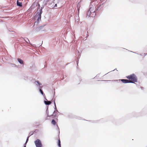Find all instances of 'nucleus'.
Masks as SVG:
<instances>
[{
  "label": "nucleus",
  "mask_w": 147,
  "mask_h": 147,
  "mask_svg": "<svg viewBox=\"0 0 147 147\" xmlns=\"http://www.w3.org/2000/svg\"><path fill=\"white\" fill-rule=\"evenodd\" d=\"M29 136H28L26 138V143H27V142H28V140H29Z\"/></svg>",
  "instance_id": "nucleus-18"
},
{
  "label": "nucleus",
  "mask_w": 147,
  "mask_h": 147,
  "mask_svg": "<svg viewBox=\"0 0 147 147\" xmlns=\"http://www.w3.org/2000/svg\"><path fill=\"white\" fill-rule=\"evenodd\" d=\"M22 38L24 39V40L25 41H26V43H28V42H29V43L31 45V44L30 43L29 40L28 38Z\"/></svg>",
  "instance_id": "nucleus-12"
},
{
  "label": "nucleus",
  "mask_w": 147,
  "mask_h": 147,
  "mask_svg": "<svg viewBox=\"0 0 147 147\" xmlns=\"http://www.w3.org/2000/svg\"><path fill=\"white\" fill-rule=\"evenodd\" d=\"M34 84H35L36 87L38 88V89L40 88L43 87V86L42 85V84L38 80L34 82Z\"/></svg>",
  "instance_id": "nucleus-5"
},
{
  "label": "nucleus",
  "mask_w": 147,
  "mask_h": 147,
  "mask_svg": "<svg viewBox=\"0 0 147 147\" xmlns=\"http://www.w3.org/2000/svg\"><path fill=\"white\" fill-rule=\"evenodd\" d=\"M38 130L37 129H36L34 131H30L29 133V136H28L30 137V136H32V135L33 134H34L36 132V131H38Z\"/></svg>",
  "instance_id": "nucleus-11"
},
{
  "label": "nucleus",
  "mask_w": 147,
  "mask_h": 147,
  "mask_svg": "<svg viewBox=\"0 0 147 147\" xmlns=\"http://www.w3.org/2000/svg\"><path fill=\"white\" fill-rule=\"evenodd\" d=\"M91 8H90V9L89 10V11H90V14L89 15V16L90 17H94L95 16V13L94 12V11H92V12H91Z\"/></svg>",
  "instance_id": "nucleus-8"
},
{
  "label": "nucleus",
  "mask_w": 147,
  "mask_h": 147,
  "mask_svg": "<svg viewBox=\"0 0 147 147\" xmlns=\"http://www.w3.org/2000/svg\"><path fill=\"white\" fill-rule=\"evenodd\" d=\"M42 13V9H40L39 11H38V12L37 13L36 15L35 16V18L37 16H38V17L36 20V21L34 22V26L35 25H37L39 23L40 21L41 20V14Z\"/></svg>",
  "instance_id": "nucleus-2"
},
{
  "label": "nucleus",
  "mask_w": 147,
  "mask_h": 147,
  "mask_svg": "<svg viewBox=\"0 0 147 147\" xmlns=\"http://www.w3.org/2000/svg\"><path fill=\"white\" fill-rule=\"evenodd\" d=\"M34 143L36 147H42V146L41 141L39 139H37L35 141Z\"/></svg>",
  "instance_id": "nucleus-3"
},
{
  "label": "nucleus",
  "mask_w": 147,
  "mask_h": 147,
  "mask_svg": "<svg viewBox=\"0 0 147 147\" xmlns=\"http://www.w3.org/2000/svg\"><path fill=\"white\" fill-rule=\"evenodd\" d=\"M42 88H40L38 89L39 90V92H40L41 94L44 97V98L45 100H46V97H45V94L44 93L42 89Z\"/></svg>",
  "instance_id": "nucleus-7"
},
{
  "label": "nucleus",
  "mask_w": 147,
  "mask_h": 147,
  "mask_svg": "<svg viewBox=\"0 0 147 147\" xmlns=\"http://www.w3.org/2000/svg\"><path fill=\"white\" fill-rule=\"evenodd\" d=\"M38 9H37V11H38V9H39V10L40 9H42V7L40 9V5L38 3Z\"/></svg>",
  "instance_id": "nucleus-17"
},
{
  "label": "nucleus",
  "mask_w": 147,
  "mask_h": 147,
  "mask_svg": "<svg viewBox=\"0 0 147 147\" xmlns=\"http://www.w3.org/2000/svg\"><path fill=\"white\" fill-rule=\"evenodd\" d=\"M18 61L21 64H23V61L20 58H18L17 59Z\"/></svg>",
  "instance_id": "nucleus-13"
},
{
  "label": "nucleus",
  "mask_w": 147,
  "mask_h": 147,
  "mask_svg": "<svg viewBox=\"0 0 147 147\" xmlns=\"http://www.w3.org/2000/svg\"><path fill=\"white\" fill-rule=\"evenodd\" d=\"M126 78L130 81V83H135L138 81L137 78L134 74L126 76Z\"/></svg>",
  "instance_id": "nucleus-1"
},
{
  "label": "nucleus",
  "mask_w": 147,
  "mask_h": 147,
  "mask_svg": "<svg viewBox=\"0 0 147 147\" xmlns=\"http://www.w3.org/2000/svg\"><path fill=\"white\" fill-rule=\"evenodd\" d=\"M45 26V25H44L39 27H37L35 29V31L36 32H38L42 30V31H45V29H44V27Z\"/></svg>",
  "instance_id": "nucleus-4"
},
{
  "label": "nucleus",
  "mask_w": 147,
  "mask_h": 147,
  "mask_svg": "<svg viewBox=\"0 0 147 147\" xmlns=\"http://www.w3.org/2000/svg\"><path fill=\"white\" fill-rule=\"evenodd\" d=\"M34 4H32V5L31 7H30V8H31V9L34 8Z\"/></svg>",
  "instance_id": "nucleus-19"
},
{
  "label": "nucleus",
  "mask_w": 147,
  "mask_h": 147,
  "mask_svg": "<svg viewBox=\"0 0 147 147\" xmlns=\"http://www.w3.org/2000/svg\"><path fill=\"white\" fill-rule=\"evenodd\" d=\"M49 5V7L51 8H53L57 6V4L56 3L55 4V3H54L53 1V2L50 3Z\"/></svg>",
  "instance_id": "nucleus-6"
},
{
  "label": "nucleus",
  "mask_w": 147,
  "mask_h": 147,
  "mask_svg": "<svg viewBox=\"0 0 147 147\" xmlns=\"http://www.w3.org/2000/svg\"><path fill=\"white\" fill-rule=\"evenodd\" d=\"M27 143H26V142L24 144V146H26V144Z\"/></svg>",
  "instance_id": "nucleus-21"
},
{
  "label": "nucleus",
  "mask_w": 147,
  "mask_h": 147,
  "mask_svg": "<svg viewBox=\"0 0 147 147\" xmlns=\"http://www.w3.org/2000/svg\"><path fill=\"white\" fill-rule=\"evenodd\" d=\"M17 5L20 7H22V3L19 1L18 0H17L16 1Z\"/></svg>",
  "instance_id": "nucleus-9"
},
{
  "label": "nucleus",
  "mask_w": 147,
  "mask_h": 147,
  "mask_svg": "<svg viewBox=\"0 0 147 147\" xmlns=\"http://www.w3.org/2000/svg\"><path fill=\"white\" fill-rule=\"evenodd\" d=\"M12 65H15V64H12Z\"/></svg>",
  "instance_id": "nucleus-23"
},
{
  "label": "nucleus",
  "mask_w": 147,
  "mask_h": 147,
  "mask_svg": "<svg viewBox=\"0 0 147 147\" xmlns=\"http://www.w3.org/2000/svg\"><path fill=\"white\" fill-rule=\"evenodd\" d=\"M49 1H47V3H48V4H49Z\"/></svg>",
  "instance_id": "nucleus-22"
},
{
  "label": "nucleus",
  "mask_w": 147,
  "mask_h": 147,
  "mask_svg": "<svg viewBox=\"0 0 147 147\" xmlns=\"http://www.w3.org/2000/svg\"><path fill=\"white\" fill-rule=\"evenodd\" d=\"M24 147H26L25 146H24Z\"/></svg>",
  "instance_id": "nucleus-24"
},
{
  "label": "nucleus",
  "mask_w": 147,
  "mask_h": 147,
  "mask_svg": "<svg viewBox=\"0 0 147 147\" xmlns=\"http://www.w3.org/2000/svg\"><path fill=\"white\" fill-rule=\"evenodd\" d=\"M44 103L45 104V105H46V100H44Z\"/></svg>",
  "instance_id": "nucleus-20"
},
{
  "label": "nucleus",
  "mask_w": 147,
  "mask_h": 147,
  "mask_svg": "<svg viewBox=\"0 0 147 147\" xmlns=\"http://www.w3.org/2000/svg\"><path fill=\"white\" fill-rule=\"evenodd\" d=\"M51 123L53 125H55L56 124V122H55V121L54 119L52 120L51 122Z\"/></svg>",
  "instance_id": "nucleus-15"
},
{
  "label": "nucleus",
  "mask_w": 147,
  "mask_h": 147,
  "mask_svg": "<svg viewBox=\"0 0 147 147\" xmlns=\"http://www.w3.org/2000/svg\"><path fill=\"white\" fill-rule=\"evenodd\" d=\"M58 144L59 147H61V142H60V140L59 138V139L58 140Z\"/></svg>",
  "instance_id": "nucleus-14"
},
{
  "label": "nucleus",
  "mask_w": 147,
  "mask_h": 147,
  "mask_svg": "<svg viewBox=\"0 0 147 147\" xmlns=\"http://www.w3.org/2000/svg\"><path fill=\"white\" fill-rule=\"evenodd\" d=\"M45 63H46V61H45Z\"/></svg>",
  "instance_id": "nucleus-25"
},
{
  "label": "nucleus",
  "mask_w": 147,
  "mask_h": 147,
  "mask_svg": "<svg viewBox=\"0 0 147 147\" xmlns=\"http://www.w3.org/2000/svg\"><path fill=\"white\" fill-rule=\"evenodd\" d=\"M121 81L124 83H130V81L128 80L127 79H121Z\"/></svg>",
  "instance_id": "nucleus-10"
},
{
  "label": "nucleus",
  "mask_w": 147,
  "mask_h": 147,
  "mask_svg": "<svg viewBox=\"0 0 147 147\" xmlns=\"http://www.w3.org/2000/svg\"><path fill=\"white\" fill-rule=\"evenodd\" d=\"M51 103V102L49 101H48L47 99V105H49Z\"/></svg>",
  "instance_id": "nucleus-16"
}]
</instances>
